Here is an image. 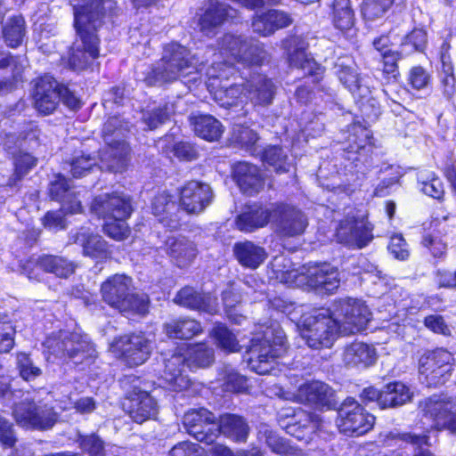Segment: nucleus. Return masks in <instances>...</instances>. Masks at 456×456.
Returning a JSON list of instances; mask_svg holds the SVG:
<instances>
[{"instance_id": "obj_1", "label": "nucleus", "mask_w": 456, "mask_h": 456, "mask_svg": "<svg viewBox=\"0 0 456 456\" xmlns=\"http://www.w3.org/2000/svg\"><path fill=\"white\" fill-rule=\"evenodd\" d=\"M114 6L112 0H86V3L74 8L75 28L78 38L74 42L69 53L68 64L74 70H83L99 55V40L94 34L101 25V19L106 11Z\"/></svg>"}, {"instance_id": "obj_2", "label": "nucleus", "mask_w": 456, "mask_h": 456, "mask_svg": "<svg viewBox=\"0 0 456 456\" xmlns=\"http://www.w3.org/2000/svg\"><path fill=\"white\" fill-rule=\"evenodd\" d=\"M266 58L263 45L252 37L227 33L219 42V53L216 60L207 70L208 85L213 88L222 86L216 84V79L228 78L232 73V66L240 63L244 67L260 65Z\"/></svg>"}, {"instance_id": "obj_3", "label": "nucleus", "mask_w": 456, "mask_h": 456, "mask_svg": "<svg viewBox=\"0 0 456 456\" xmlns=\"http://www.w3.org/2000/svg\"><path fill=\"white\" fill-rule=\"evenodd\" d=\"M214 349L205 343L191 344L183 353L175 354L165 363V386L174 391H182L190 386V379L182 374L184 363L190 369L204 368L214 362Z\"/></svg>"}, {"instance_id": "obj_4", "label": "nucleus", "mask_w": 456, "mask_h": 456, "mask_svg": "<svg viewBox=\"0 0 456 456\" xmlns=\"http://www.w3.org/2000/svg\"><path fill=\"white\" fill-rule=\"evenodd\" d=\"M132 279L124 274L109 277L101 287L102 299L110 306L127 315H144L148 312L149 298L145 294L132 293Z\"/></svg>"}, {"instance_id": "obj_5", "label": "nucleus", "mask_w": 456, "mask_h": 456, "mask_svg": "<svg viewBox=\"0 0 456 456\" xmlns=\"http://www.w3.org/2000/svg\"><path fill=\"white\" fill-rule=\"evenodd\" d=\"M339 319L333 314V308L317 309L305 314L300 320V335L306 345L313 349L330 347L340 333Z\"/></svg>"}, {"instance_id": "obj_6", "label": "nucleus", "mask_w": 456, "mask_h": 456, "mask_svg": "<svg viewBox=\"0 0 456 456\" xmlns=\"http://www.w3.org/2000/svg\"><path fill=\"white\" fill-rule=\"evenodd\" d=\"M189 51L181 45L172 43L164 49L163 57L145 77L153 86L176 80L197 70L189 58Z\"/></svg>"}, {"instance_id": "obj_7", "label": "nucleus", "mask_w": 456, "mask_h": 456, "mask_svg": "<svg viewBox=\"0 0 456 456\" xmlns=\"http://www.w3.org/2000/svg\"><path fill=\"white\" fill-rule=\"evenodd\" d=\"M44 346L48 360H51L52 357L61 360L69 358L76 363L95 357L96 353L86 335L63 330L47 337Z\"/></svg>"}, {"instance_id": "obj_8", "label": "nucleus", "mask_w": 456, "mask_h": 456, "mask_svg": "<svg viewBox=\"0 0 456 456\" xmlns=\"http://www.w3.org/2000/svg\"><path fill=\"white\" fill-rule=\"evenodd\" d=\"M297 269H288L286 271L277 269V278L288 285L301 286L308 284L310 287L333 292L340 284L338 270L327 263L310 266L305 272Z\"/></svg>"}, {"instance_id": "obj_9", "label": "nucleus", "mask_w": 456, "mask_h": 456, "mask_svg": "<svg viewBox=\"0 0 456 456\" xmlns=\"http://www.w3.org/2000/svg\"><path fill=\"white\" fill-rule=\"evenodd\" d=\"M287 350L282 330L266 329L263 338H255L248 350V366L255 372L265 375L272 370V363Z\"/></svg>"}, {"instance_id": "obj_10", "label": "nucleus", "mask_w": 456, "mask_h": 456, "mask_svg": "<svg viewBox=\"0 0 456 456\" xmlns=\"http://www.w3.org/2000/svg\"><path fill=\"white\" fill-rule=\"evenodd\" d=\"M333 314L339 319L340 333L355 334L364 330L370 320L371 313L361 300L346 299L333 305Z\"/></svg>"}, {"instance_id": "obj_11", "label": "nucleus", "mask_w": 456, "mask_h": 456, "mask_svg": "<svg viewBox=\"0 0 456 456\" xmlns=\"http://www.w3.org/2000/svg\"><path fill=\"white\" fill-rule=\"evenodd\" d=\"M374 422L375 417L353 398L346 399L338 412L337 426L341 433L348 436L364 435Z\"/></svg>"}, {"instance_id": "obj_12", "label": "nucleus", "mask_w": 456, "mask_h": 456, "mask_svg": "<svg viewBox=\"0 0 456 456\" xmlns=\"http://www.w3.org/2000/svg\"><path fill=\"white\" fill-rule=\"evenodd\" d=\"M151 349V342L142 334L122 336L110 345V352L130 367L144 363Z\"/></svg>"}, {"instance_id": "obj_13", "label": "nucleus", "mask_w": 456, "mask_h": 456, "mask_svg": "<svg viewBox=\"0 0 456 456\" xmlns=\"http://www.w3.org/2000/svg\"><path fill=\"white\" fill-rule=\"evenodd\" d=\"M420 411L428 424L436 430L447 429L456 432V412H453L455 403L445 395H432L419 403Z\"/></svg>"}, {"instance_id": "obj_14", "label": "nucleus", "mask_w": 456, "mask_h": 456, "mask_svg": "<svg viewBox=\"0 0 456 456\" xmlns=\"http://www.w3.org/2000/svg\"><path fill=\"white\" fill-rule=\"evenodd\" d=\"M452 354L444 349L426 352L419 361V371L428 386L445 383L452 371Z\"/></svg>"}, {"instance_id": "obj_15", "label": "nucleus", "mask_w": 456, "mask_h": 456, "mask_svg": "<svg viewBox=\"0 0 456 456\" xmlns=\"http://www.w3.org/2000/svg\"><path fill=\"white\" fill-rule=\"evenodd\" d=\"M13 416L17 423L27 428L47 429L57 421V413L47 404L23 401L15 405Z\"/></svg>"}, {"instance_id": "obj_16", "label": "nucleus", "mask_w": 456, "mask_h": 456, "mask_svg": "<svg viewBox=\"0 0 456 456\" xmlns=\"http://www.w3.org/2000/svg\"><path fill=\"white\" fill-rule=\"evenodd\" d=\"M215 417L207 409L188 411L183 419L186 431L200 442L212 444L217 438V428Z\"/></svg>"}, {"instance_id": "obj_17", "label": "nucleus", "mask_w": 456, "mask_h": 456, "mask_svg": "<svg viewBox=\"0 0 456 456\" xmlns=\"http://www.w3.org/2000/svg\"><path fill=\"white\" fill-rule=\"evenodd\" d=\"M91 211L102 219H128L133 212L130 197L114 192L96 197Z\"/></svg>"}, {"instance_id": "obj_18", "label": "nucleus", "mask_w": 456, "mask_h": 456, "mask_svg": "<svg viewBox=\"0 0 456 456\" xmlns=\"http://www.w3.org/2000/svg\"><path fill=\"white\" fill-rule=\"evenodd\" d=\"M272 220L275 224L276 231L283 236L299 235L308 224L307 217L302 211L283 204L272 210Z\"/></svg>"}, {"instance_id": "obj_19", "label": "nucleus", "mask_w": 456, "mask_h": 456, "mask_svg": "<svg viewBox=\"0 0 456 456\" xmlns=\"http://www.w3.org/2000/svg\"><path fill=\"white\" fill-rule=\"evenodd\" d=\"M337 238L340 243L362 248L372 238L371 228L363 217L348 215L337 229Z\"/></svg>"}, {"instance_id": "obj_20", "label": "nucleus", "mask_w": 456, "mask_h": 456, "mask_svg": "<svg viewBox=\"0 0 456 456\" xmlns=\"http://www.w3.org/2000/svg\"><path fill=\"white\" fill-rule=\"evenodd\" d=\"M293 400L322 410L333 404L334 392L327 384L314 380L301 385L293 395Z\"/></svg>"}, {"instance_id": "obj_21", "label": "nucleus", "mask_w": 456, "mask_h": 456, "mask_svg": "<svg viewBox=\"0 0 456 456\" xmlns=\"http://www.w3.org/2000/svg\"><path fill=\"white\" fill-rule=\"evenodd\" d=\"M213 192L210 186L197 181L187 183L180 191V205L191 214H198L210 204Z\"/></svg>"}, {"instance_id": "obj_22", "label": "nucleus", "mask_w": 456, "mask_h": 456, "mask_svg": "<svg viewBox=\"0 0 456 456\" xmlns=\"http://www.w3.org/2000/svg\"><path fill=\"white\" fill-rule=\"evenodd\" d=\"M288 51L290 66L303 69L306 74L315 76V80L322 75V68L305 52L306 44L299 37H291L283 42Z\"/></svg>"}, {"instance_id": "obj_23", "label": "nucleus", "mask_w": 456, "mask_h": 456, "mask_svg": "<svg viewBox=\"0 0 456 456\" xmlns=\"http://www.w3.org/2000/svg\"><path fill=\"white\" fill-rule=\"evenodd\" d=\"M34 106L44 115L51 114L57 107L61 98L58 83L50 76L40 77L35 85Z\"/></svg>"}, {"instance_id": "obj_24", "label": "nucleus", "mask_w": 456, "mask_h": 456, "mask_svg": "<svg viewBox=\"0 0 456 456\" xmlns=\"http://www.w3.org/2000/svg\"><path fill=\"white\" fill-rule=\"evenodd\" d=\"M124 411L136 423H142L157 414L155 399L145 391L134 392L123 403Z\"/></svg>"}, {"instance_id": "obj_25", "label": "nucleus", "mask_w": 456, "mask_h": 456, "mask_svg": "<svg viewBox=\"0 0 456 456\" xmlns=\"http://www.w3.org/2000/svg\"><path fill=\"white\" fill-rule=\"evenodd\" d=\"M235 12L232 7L217 0H209L208 7L199 20L200 31L206 36L216 33L228 17H232L231 12Z\"/></svg>"}, {"instance_id": "obj_26", "label": "nucleus", "mask_w": 456, "mask_h": 456, "mask_svg": "<svg viewBox=\"0 0 456 456\" xmlns=\"http://www.w3.org/2000/svg\"><path fill=\"white\" fill-rule=\"evenodd\" d=\"M51 197L61 203V210L67 214H77L82 210L81 202L71 190L69 181L61 175H56L50 185Z\"/></svg>"}, {"instance_id": "obj_27", "label": "nucleus", "mask_w": 456, "mask_h": 456, "mask_svg": "<svg viewBox=\"0 0 456 456\" xmlns=\"http://www.w3.org/2000/svg\"><path fill=\"white\" fill-rule=\"evenodd\" d=\"M245 98L254 105H268L274 96V85L265 76L257 74L247 81Z\"/></svg>"}, {"instance_id": "obj_28", "label": "nucleus", "mask_w": 456, "mask_h": 456, "mask_svg": "<svg viewBox=\"0 0 456 456\" xmlns=\"http://www.w3.org/2000/svg\"><path fill=\"white\" fill-rule=\"evenodd\" d=\"M233 178L240 190L248 195L258 192L264 187L258 167L248 162H239L233 166Z\"/></svg>"}, {"instance_id": "obj_29", "label": "nucleus", "mask_w": 456, "mask_h": 456, "mask_svg": "<svg viewBox=\"0 0 456 456\" xmlns=\"http://www.w3.org/2000/svg\"><path fill=\"white\" fill-rule=\"evenodd\" d=\"M174 300L180 305L211 314H216L218 308L216 297L210 294L201 295L191 287L182 289Z\"/></svg>"}, {"instance_id": "obj_30", "label": "nucleus", "mask_w": 456, "mask_h": 456, "mask_svg": "<svg viewBox=\"0 0 456 456\" xmlns=\"http://www.w3.org/2000/svg\"><path fill=\"white\" fill-rule=\"evenodd\" d=\"M376 348L362 342H354L347 346L343 354L344 362L360 369L368 368L377 361Z\"/></svg>"}, {"instance_id": "obj_31", "label": "nucleus", "mask_w": 456, "mask_h": 456, "mask_svg": "<svg viewBox=\"0 0 456 456\" xmlns=\"http://www.w3.org/2000/svg\"><path fill=\"white\" fill-rule=\"evenodd\" d=\"M340 69L338 72V78L343 85L352 93L355 99L359 101H374L370 98V89L364 77H360L357 69L354 66L339 65Z\"/></svg>"}, {"instance_id": "obj_32", "label": "nucleus", "mask_w": 456, "mask_h": 456, "mask_svg": "<svg viewBox=\"0 0 456 456\" xmlns=\"http://www.w3.org/2000/svg\"><path fill=\"white\" fill-rule=\"evenodd\" d=\"M297 421L287 426V432L297 440L308 443L313 435L321 428L322 419L317 416L305 411L296 414Z\"/></svg>"}, {"instance_id": "obj_33", "label": "nucleus", "mask_w": 456, "mask_h": 456, "mask_svg": "<svg viewBox=\"0 0 456 456\" xmlns=\"http://www.w3.org/2000/svg\"><path fill=\"white\" fill-rule=\"evenodd\" d=\"M108 149L101 156L100 168H107L113 172H122L127 165L128 146L125 142L111 143L105 137Z\"/></svg>"}, {"instance_id": "obj_34", "label": "nucleus", "mask_w": 456, "mask_h": 456, "mask_svg": "<svg viewBox=\"0 0 456 456\" xmlns=\"http://www.w3.org/2000/svg\"><path fill=\"white\" fill-rule=\"evenodd\" d=\"M175 209L174 197L166 191L159 192L152 200V214L158 217L159 221L170 229L178 227L176 216L173 214Z\"/></svg>"}, {"instance_id": "obj_35", "label": "nucleus", "mask_w": 456, "mask_h": 456, "mask_svg": "<svg viewBox=\"0 0 456 456\" xmlns=\"http://www.w3.org/2000/svg\"><path fill=\"white\" fill-rule=\"evenodd\" d=\"M166 251L180 267L191 264L197 256L195 245L184 238H168L166 241Z\"/></svg>"}, {"instance_id": "obj_36", "label": "nucleus", "mask_w": 456, "mask_h": 456, "mask_svg": "<svg viewBox=\"0 0 456 456\" xmlns=\"http://www.w3.org/2000/svg\"><path fill=\"white\" fill-rule=\"evenodd\" d=\"M234 254L241 265L250 269H256L267 256L263 248L251 241L235 244Z\"/></svg>"}, {"instance_id": "obj_37", "label": "nucleus", "mask_w": 456, "mask_h": 456, "mask_svg": "<svg viewBox=\"0 0 456 456\" xmlns=\"http://www.w3.org/2000/svg\"><path fill=\"white\" fill-rule=\"evenodd\" d=\"M190 122L195 134L207 141H216L223 134L221 123L211 115H192Z\"/></svg>"}, {"instance_id": "obj_38", "label": "nucleus", "mask_w": 456, "mask_h": 456, "mask_svg": "<svg viewBox=\"0 0 456 456\" xmlns=\"http://www.w3.org/2000/svg\"><path fill=\"white\" fill-rule=\"evenodd\" d=\"M217 436L219 433L236 441H246L248 435V427L244 419L232 414H224L220 417L219 424H216Z\"/></svg>"}, {"instance_id": "obj_39", "label": "nucleus", "mask_w": 456, "mask_h": 456, "mask_svg": "<svg viewBox=\"0 0 456 456\" xmlns=\"http://www.w3.org/2000/svg\"><path fill=\"white\" fill-rule=\"evenodd\" d=\"M333 22L335 27L353 37L354 32V15L349 0H334L333 4Z\"/></svg>"}, {"instance_id": "obj_40", "label": "nucleus", "mask_w": 456, "mask_h": 456, "mask_svg": "<svg viewBox=\"0 0 456 456\" xmlns=\"http://www.w3.org/2000/svg\"><path fill=\"white\" fill-rule=\"evenodd\" d=\"M166 334L169 338L189 339L202 331L201 325L193 319H176L164 325Z\"/></svg>"}, {"instance_id": "obj_41", "label": "nucleus", "mask_w": 456, "mask_h": 456, "mask_svg": "<svg viewBox=\"0 0 456 456\" xmlns=\"http://www.w3.org/2000/svg\"><path fill=\"white\" fill-rule=\"evenodd\" d=\"M270 219H272V211L256 208L240 215L236 219V226L239 230L248 232L265 226Z\"/></svg>"}, {"instance_id": "obj_42", "label": "nucleus", "mask_w": 456, "mask_h": 456, "mask_svg": "<svg viewBox=\"0 0 456 456\" xmlns=\"http://www.w3.org/2000/svg\"><path fill=\"white\" fill-rule=\"evenodd\" d=\"M258 439H264L265 443L274 453L284 456H303V452L300 450L291 446L285 440L276 436L265 425L260 427Z\"/></svg>"}, {"instance_id": "obj_43", "label": "nucleus", "mask_w": 456, "mask_h": 456, "mask_svg": "<svg viewBox=\"0 0 456 456\" xmlns=\"http://www.w3.org/2000/svg\"><path fill=\"white\" fill-rule=\"evenodd\" d=\"M382 408L396 407L411 401L412 393L402 382H393L383 387Z\"/></svg>"}, {"instance_id": "obj_44", "label": "nucleus", "mask_w": 456, "mask_h": 456, "mask_svg": "<svg viewBox=\"0 0 456 456\" xmlns=\"http://www.w3.org/2000/svg\"><path fill=\"white\" fill-rule=\"evenodd\" d=\"M76 243L83 247L84 254L94 258H107L110 255L106 242L99 235L80 232Z\"/></svg>"}, {"instance_id": "obj_45", "label": "nucleus", "mask_w": 456, "mask_h": 456, "mask_svg": "<svg viewBox=\"0 0 456 456\" xmlns=\"http://www.w3.org/2000/svg\"><path fill=\"white\" fill-rule=\"evenodd\" d=\"M37 265L44 271L64 278L72 274L75 271L73 263L57 256H44L38 259Z\"/></svg>"}, {"instance_id": "obj_46", "label": "nucleus", "mask_w": 456, "mask_h": 456, "mask_svg": "<svg viewBox=\"0 0 456 456\" xmlns=\"http://www.w3.org/2000/svg\"><path fill=\"white\" fill-rule=\"evenodd\" d=\"M216 345L224 351L232 353L240 349L235 336L223 324H217L210 332Z\"/></svg>"}, {"instance_id": "obj_47", "label": "nucleus", "mask_w": 456, "mask_h": 456, "mask_svg": "<svg viewBox=\"0 0 456 456\" xmlns=\"http://www.w3.org/2000/svg\"><path fill=\"white\" fill-rule=\"evenodd\" d=\"M25 34V21L20 16H15L7 22L4 28V37L11 47L19 46Z\"/></svg>"}, {"instance_id": "obj_48", "label": "nucleus", "mask_w": 456, "mask_h": 456, "mask_svg": "<svg viewBox=\"0 0 456 456\" xmlns=\"http://www.w3.org/2000/svg\"><path fill=\"white\" fill-rule=\"evenodd\" d=\"M264 161L273 167L276 172H287L290 166L288 156L280 147L271 146L263 154Z\"/></svg>"}, {"instance_id": "obj_49", "label": "nucleus", "mask_w": 456, "mask_h": 456, "mask_svg": "<svg viewBox=\"0 0 456 456\" xmlns=\"http://www.w3.org/2000/svg\"><path fill=\"white\" fill-rule=\"evenodd\" d=\"M395 0H365L362 13L364 19L375 20L383 17L394 4Z\"/></svg>"}, {"instance_id": "obj_50", "label": "nucleus", "mask_w": 456, "mask_h": 456, "mask_svg": "<svg viewBox=\"0 0 456 456\" xmlns=\"http://www.w3.org/2000/svg\"><path fill=\"white\" fill-rule=\"evenodd\" d=\"M16 365L20 377L24 380H33L42 374L41 369L34 364L30 356L26 353L17 354Z\"/></svg>"}, {"instance_id": "obj_51", "label": "nucleus", "mask_w": 456, "mask_h": 456, "mask_svg": "<svg viewBox=\"0 0 456 456\" xmlns=\"http://www.w3.org/2000/svg\"><path fill=\"white\" fill-rule=\"evenodd\" d=\"M36 159L28 153H20L14 158V174L9 182L10 186H14L33 167Z\"/></svg>"}, {"instance_id": "obj_52", "label": "nucleus", "mask_w": 456, "mask_h": 456, "mask_svg": "<svg viewBox=\"0 0 456 456\" xmlns=\"http://www.w3.org/2000/svg\"><path fill=\"white\" fill-rule=\"evenodd\" d=\"M103 220V231L110 238L123 240L128 237L130 230L126 222L127 219L116 220L115 218H110Z\"/></svg>"}, {"instance_id": "obj_53", "label": "nucleus", "mask_w": 456, "mask_h": 456, "mask_svg": "<svg viewBox=\"0 0 456 456\" xmlns=\"http://www.w3.org/2000/svg\"><path fill=\"white\" fill-rule=\"evenodd\" d=\"M60 408L63 411L74 409L79 414H90L96 409V401L91 396H83L72 400L69 397L68 401L61 403Z\"/></svg>"}, {"instance_id": "obj_54", "label": "nucleus", "mask_w": 456, "mask_h": 456, "mask_svg": "<svg viewBox=\"0 0 456 456\" xmlns=\"http://www.w3.org/2000/svg\"><path fill=\"white\" fill-rule=\"evenodd\" d=\"M223 302L228 319L236 324H240L245 317L234 309L235 305L240 302V296L235 293L233 289H230L223 292Z\"/></svg>"}, {"instance_id": "obj_55", "label": "nucleus", "mask_w": 456, "mask_h": 456, "mask_svg": "<svg viewBox=\"0 0 456 456\" xmlns=\"http://www.w3.org/2000/svg\"><path fill=\"white\" fill-rule=\"evenodd\" d=\"M77 442L81 449L89 456H105L103 442L99 436L92 434L90 436H80Z\"/></svg>"}, {"instance_id": "obj_56", "label": "nucleus", "mask_w": 456, "mask_h": 456, "mask_svg": "<svg viewBox=\"0 0 456 456\" xmlns=\"http://www.w3.org/2000/svg\"><path fill=\"white\" fill-rule=\"evenodd\" d=\"M96 166L97 162L94 158L82 154L76 157L70 163V172L74 177L77 178L86 175Z\"/></svg>"}, {"instance_id": "obj_57", "label": "nucleus", "mask_w": 456, "mask_h": 456, "mask_svg": "<svg viewBox=\"0 0 456 456\" xmlns=\"http://www.w3.org/2000/svg\"><path fill=\"white\" fill-rule=\"evenodd\" d=\"M422 244L435 258H444L446 255L447 244L436 234L424 236Z\"/></svg>"}, {"instance_id": "obj_58", "label": "nucleus", "mask_w": 456, "mask_h": 456, "mask_svg": "<svg viewBox=\"0 0 456 456\" xmlns=\"http://www.w3.org/2000/svg\"><path fill=\"white\" fill-rule=\"evenodd\" d=\"M387 248L395 258L399 260H405L410 255L408 245L402 234L391 236Z\"/></svg>"}, {"instance_id": "obj_59", "label": "nucleus", "mask_w": 456, "mask_h": 456, "mask_svg": "<svg viewBox=\"0 0 456 456\" xmlns=\"http://www.w3.org/2000/svg\"><path fill=\"white\" fill-rule=\"evenodd\" d=\"M205 450L199 444L184 441L178 443L170 450V456H204Z\"/></svg>"}, {"instance_id": "obj_60", "label": "nucleus", "mask_w": 456, "mask_h": 456, "mask_svg": "<svg viewBox=\"0 0 456 456\" xmlns=\"http://www.w3.org/2000/svg\"><path fill=\"white\" fill-rule=\"evenodd\" d=\"M251 27L253 32L262 37L273 34V27L270 25L266 12L256 13L252 20Z\"/></svg>"}, {"instance_id": "obj_61", "label": "nucleus", "mask_w": 456, "mask_h": 456, "mask_svg": "<svg viewBox=\"0 0 456 456\" xmlns=\"http://www.w3.org/2000/svg\"><path fill=\"white\" fill-rule=\"evenodd\" d=\"M423 192L434 199H441L444 195V185L441 180L431 175L427 181L422 182Z\"/></svg>"}, {"instance_id": "obj_62", "label": "nucleus", "mask_w": 456, "mask_h": 456, "mask_svg": "<svg viewBox=\"0 0 456 456\" xmlns=\"http://www.w3.org/2000/svg\"><path fill=\"white\" fill-rule=\"evenodd\" d=\"M409 82L417 90L425 88L430 80L429 74L422 67H414L409 73Z\"/></svg>"}, {"instance_id": "obj_63", "label": "nucleus", "mask_w": 456, "mask_h": 456, "mask_svg": "<svg viewBox=\"0 0 456 456\" xmlns=\"http://www.w3.org/2000/svg\"><path fill=\"white\" fill-rule=\"evenodd\" d=\"M224 386L226 390L232 392H243L248 388L247 379L233 370L227 373Z\"/></svg>"}, {"instance_id": "obj_64", "label": "nucleus", "mask_w": 456, "mask_h": 456, "mask_svg": "<svg viewBox=\"0 0 456 456\" xmlns=\"http://www.w3.org/2000/svg\"><path fill=\"white\" fill-rule=\"evenodd\" d=\"M208 452L212 456H263L257 449H252L250 452H240L234 455L230 449L221 444H213Z\"/></svg>"}]
</instances>
